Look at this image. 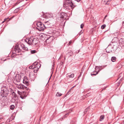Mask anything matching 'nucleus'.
Instances as JSON below:
<instances>
[{
	"label": "nucleus",
	"instance_id": "4",
	"mask_svg": "<svg viewBox=\"0 0 124 124\" xmlns=\"http://www.w3.org/2000/svg\"><path fill=\"white\" fill-rule=\"evenodd\" d=\"M37 26L38 27L37 28L39 31H45L44 29H45L44 24L40 22H38L37 23Z\"/></svg>",
	"mask_w": 124,
	"mask_h": 124
},
{
	"label": "nucleus",
	"instance_id": "35",
	"mask_svg": "<svg viewBox=\"0 0 124 124\" xmlns=\"http://www.w3.org/2000/svg\"><path fill=\"white\" fill-rule=\"evenodd\" d=\"M107 52H108V53H110V52H108L107 51Z\"/></svg>",
	"mask_w": 124,
	"mask_h": 124
},
{
	"label": "nucleus",
	"instance_id": "10",
	"mask_svg": "<svg viewBox=\"0 0 124 124\" xmlns=\"http://www.w3.org/2000/svg\"><path fill=\"white\" fill-rule=\"evenodd\" d=\"M29 81L27 79H25V78H24L23 81V83H24L26 84L27 85H28L29 84Z\"/></svg>",
	"mask_w": 124,
	"mask_h": 124
},
{
	"label": "nucleus",
	"instance_id": "20",
	"mask_svg": "<svg viewBox=\"0 0 124 124\" xmlns=\"http://www.w3.org/2000/svg\"><path fill=\"white\" fill-rule=\"evenodd\" d=\"M104 118V115H101L100 117V121H102Z\"/></svg>",
	"mask_w": 124,
	"mask_h": 124
},
{
	"label": "nucleus",
	"instance_id": "28",
	"mask_svg": "<svg viewBox=\"0 0 124 124\" xmlns=\"http://www.w3.org/2000/svg\"><path fill=\"white\" fill-rule=\"evenodd\" d=\"M84 25L83 24H82L81 25V28L82 29L83 28Z\"/></svg>",
	"mask_w": 124,
	"mask_h": 124
},
{
	"label": "nucleus",
	"instance_id": "24",
	"mask_svg": "<svg viewBox=\"0 0 124 124\" xmlns=\"http://www.w3.org/2000/svg\"><path fill=\"white\" fill-rule=\"evenodd\" d=\"M31 54H34L36 52V50H31Z\"/></svg>",
	"mask_w": 124,
	"mask_h": 124
},
{
	"label": "nucleus",
	"instance_id": "22",
	"mask_svg": "<svg viewBox=\"0 0 124 124\" xmlns=\"http://www.w3.org/2000/svg\"><path fill=\"white\" fill-rule=\"evenodd\" d=\"M62 95V94L59 93V92H57L56 94V96L58 97H60Z\"/></svg>",
	"mask_w": 124,
	"mask_h": 124
},
{
	"label": "nucleus",
	"instance_id": "17",
	"mask_svg": "<svg viewBox=\"0 0 124 124\" xmlns=\"http://www.w3.org/2000/svg\"><path fill=\"white\" fill-rule=\"evenodd\" d=\"M116 60V58L115 57H112L111 58V60L112 62H115Z\"/></svg>",
	"mask_w": 124,
	"mask_h": 124
},
{
	"label": "nucleus",
	"instance_id": "5",
	"mask_svg": "<svg viewBox=\"0 0 124 124\" xmlns=\"http://www.w3.org/2000/svg\"><path fill=\"white\" fill-rule=\"evenodd\" d=\"M35 69L34 70V73H36L40 66V65L38 62H34Z\"/></svg>",
	"mask_w": 124,
	"mask_h": 124
},
{
	"label": "nucleus",
	"instance_id": "30",
	"mask_svg": "<svg viewBox=\"0 0 124 124\" xmlns=\"http://www.w3.org/2000/svg\"><path fill=\"white\" fill-rule=\"evenodd\" d=\"M7 19H6V18L5 19H4V21H3V22L1 23H1H4V22H5L6 21V20Z\"/></svg>",
	"mask_w": 124,
	"mask_h": 124
},
{
	"label": "nucleus",
	"instance_id": "25",
	"mask_svg": "<svg viewBox=\"0 0 124 124\" xmlns=\"http://www.w3.org/2000/svg\"><path fill=\"white\" fill-rule=\"evenodd\" d=\"M105 27L106 25H105L104 24L102 25L101 26V27L102 29H104V28Z\"/></svg>",
	"mask_w": 124,
	"mask_h": 124
},
{
	"label": "nucleus",
	"instance_id": "37",
	"mask_svg": "<svg viewBox=\"0 0 124 124\" xmlns=\"http://www.w3.org/2000/svg\"><path fill=\"white\" fill-rule=\"evenodd\" d=\"M109 1H107V2H108Z\"/></svg>",
	"mask_w": 124,
	"mask_h": 124
},
{
	"label": "nucleus",
	"instance_id": "2",
	"mask_svg": "<svg viewBox=\"0 0 124 124\" xmlns=\"http://www.w3.org/2000/svg\"><path fill=\"white\" fill-rule=\"evenodd\" d=\"M64 7H65L66 8H73L75 6L74 5L71 0H66L64 2Z\"/></svg>",
	"mask_w": 124,
	"mask_h": 124
},
{
	"label": "nucleus",
	"instance_id": "18",
	"mask_svg": "<svg viewBox=\"0 0 124 124\" xmlns=\"http://www.w3.org/2000/svg\"><path fill=\"white\" fill-rule=\"evenodd\" d=\"M15 79H16V81L18 82H19L21 79L20 77H18V78L17 79V77H16Z\"/></svg>",
	"mask_w": 124,
	"mask_h": 124
},
{
	"label": "nucleus",
	"instance_id": "23",
	"mask_svg": "<svg viewBox=\"0 0 124 124\" xmlns=\"http://www.w3.org/2000/svg\"><path fill=\"white\" fill-rule=\"evenodd\" d=\"M45 42L47 43L48 44L49 43H50V42L49 41V39H47L46 40V41Z\"/></svg>",
	"mask_w": 124,
	"mask_h": 124
},
{
	"label": "nucleus",
	"instance_id": "26",
	"mask_svg": "<svg viewBox=\"0 0 124 124\" xmlns=\"http://www.w3.org/2000/svg\"><path fill=\"white\" fill-rule=\"evenodd\" d=\"M101 67L100 66H96V70L97 69H99V68H101Z\"/></svg>",
	"mask_w": 124,
	"mask_h": 124
},
{
	"label": "nucleus",
	"instance_id": "19",
	"mask_svg": "<svg viewBox=\"0 0 124 124\" xmlns=\"http://www.w3.org/2000/svg\"><path fill=\"white\" fill-rule=\"evenodd\" d=\"M10 108L11 110L15 108V106L14 105H11L10 106Z\"/></svg>",
	"mask_w": 124,
	"mask_h": 124
},
{
	"label": "nucleus",
	"instance_id": "3",
	"mask_svg": "<svg viewBox=\"0 0 124 124\" xmlns=\"http://www.w3.org/2000/svg\"><path fill=\"white\" fill-rule=\"evenodd\" d=\"M50 23L48 21L46 22H44V27H45V31H46L47 33H50L49 30L50 29Z\"/></svg>",
	"mask_w": 124,
	"mask_h": 124
},
{
	"label": "nucleus",
	"instance_id": "1",
	"mask_svg": "<svg viewBox=\"0 0 124 124\" xmlns=\"http://www.w3.org/2000/svg\"><path fill=\"white\" fill-rule=\"evenodd\" d=\"M38 39L36 38H34L33 36L28 38L25 40V41L30 45H36L38 43Z\"/></svg>",
	"mask_w": 124,
	"mask_h": 124
},
{
	"label": "nucleus",
	"instance_id": "7",
	"mask_svg": "<svg viewBox=\"0 0 124 124\" xmlns=\"http://www.w3.org/2000/svg\"><path fill=\"white\" fill-rule=\"evenodd\" d=\"M67 16V15L66 13H62L61 14L60 17L62 18L66 19Z\"/></svg>",
	"mask_w": 124,
	"mask_h": 124
},
{
	"label": "nucleus",
	"instance_id": "34",
	"mask_svg": "<svg viewBox=\"0 0 124 124\" xmlns=\"http://www.w3.org/2000/svg\"><path fill=\"white\" fill-rule=\"evenodd\" d=\"M88 94H89L88 93L87 94V95H87V96H88Z\"/></svg>",
	"mask_w": 124,
	"mask_h": 124
},
{
	"label": "nucleus",
	"instance_id": "21",
	"mask_svg": "<svg viewBox=\"0 0 124 124\" xmlns=\"http://www.w3.org/2000/svg\"><path fill=\"white\" fill-rule=\"evenodd\" d=\"M74 76V75L73 74H71L70 75H68V77L69 78H73Z\"/></svg>",
	"mask_w": 124,
	"mask_h": 124
},
{
	"label": "nucleus",
	"instance_id": "33",
	"mask_svg": "<svg viewBox=\"0 0 124 124\" xmlns=\"http://www.w3.org/2000/svg\"><path fill=\"white\" fill-rule=\"evenodd\" d=\"M75 0L77 1V2H79L80 1V0Z\"/></svg>",
	"mask_w": 124,
	"mask_h": 124
},
{
	"label": "nucleus",
	"instance_id": "38",
	"mask_svg": "<svg viewBox=\"0 0 124 124\" xmlns=\"http://www.w3.org/2000/svg\"><path fill=\"white\" fill-rule=\"evenodd\" d=\"M74 86H73V87L72 88H73L74 87Z\"/></svg>",
	"mask_w": 124,
	"mask_h": 124
},
{
	"label": "nucleus",
	"instance_id": "15",
	"mask_svg": "<svg viewBox=\"0 0 124 124\" xmlns=\"http://www.w3.org/2000/svg\"><path fill=\"white\" fill-rule=\"evenodd\" d=\"M34 63H33L31 66L29 67V68L30 69H34V70L35 69V66Z\"/></svg>",
	"mask_w": 124,
	"mask_h": 124
},
{
	"label": "nucleus",
	"instance_id": "12",
	"mask_svg": "<svg viewBox=\"0 0 124 124\" xmlns=\"http://www.w3.org/2000/svg\"><path fill=\"white\" fill-rule=\"evenodd\" d=\"M20 46L22 48V49L25 51L28 50V48L25 46L23 44L21 45Z\"/></svg>",
	"mask_w": 124,
	"mask_h": 124
},
{
	"label": "nucleus",
	"instance_id": "16",
	"mask_svg": "<svg viewBox=\"0 0 124 124\" xmlns=\"http://www.w3.org/2000/svg\"><path fill=\"white\" fill-rule=\"evenodd\" d=\"M73 54V52L72 51H70L68 52V53H67V54L70 56H71Z\"/></svg>",
	"mask_w": 124,
	"mask_h": 124
},
{
	"label": "nucleus",
	"instance_id": "11",
	"mask_svg": "<svg viewBox=\"0 0 124 124\" xmlns=\"http://www.w3.org/2000/svg\"><path fill=\"white\" fill-rule=\"evenodd\" d=\"M16 95L15 94L14 96L12 98V99L11 100V101L12 102H15L16 100Z\"/></svg>",
	"mask_w": 124,
	"mask_h": 124
},
{
	"label": "nucleus",
	"instance_id": "14",
	"mask_svg": "<svg viewBox=\"0 0 124 124\" xmlns=\"http://www.w3.org/2000/svg\"><path fill=\"white\" fill-rule=\"evenodd\" d=\"M25 93L23 92V93L22 94V95L20 96V97L22 99H24L26 98V96L25 95Z\"/></svg>",
	"mask_w": 124,
	"mask_h": 124
},
{
	"label": "nucleus",
	"instance_id": "32",
	"mask_svg": "<svg viewBox=\"0 0 124 124\" xmlns=\"http://www.w3.org/2000/svg\"><path fill=\"white\" fill-rule=\"evenodd\" d=\"M72 88H71V89H70L69 90V91H68V92H70L71 91V90Z\"/></svg>",
	"mask_w": 124,
	"mask_h": 124
},
{
	"label": "nucleus",
	"instance_id": "6",
	"mask_svg": "<svg viewBox=\"0 0 124 124\" xmlns=\"http://www.w3.org/2000/svg\"><path fill=\"white\" fill-rule=\"evenodd\" d=\"M21 45H19L18 46H16L15 48V51L19 53L21 52V49L20 47V46Z\"/></svg>",
	"mask_w": 124,
	"mask_h": 124
},
{
	"label": "nucleus",
	"instance_id": "31",
	"mask_svg": "<svg viewBox=\"0 0 124 124\" xmlns=\"http://www.w3.org/2000/svg\"><path fill=\"white\" fill-rule=\"evenodd\" d=\"M72 41L71 40H70V41L69 42V43L68 44V45L69 44V45H70V44H71L72 43Z\"/></svg>",
	"mask_w": 124,
	"mask_h": 124
},
{
	"label": "nucleus",
	"instance_id": "8",
	"mask_svg": "<svg viewBox=\"0 0 124 124\" xmlns=\"http://www.w3.org/2000/svg\"><path fill=\"white\" fill-rule=\"evenodd\" d=\"M119 44L121 46V45H122V46H124V39H120L119 41Z\"/></svg>",
	"mask_w": 124,
	"mask_h": 124
},
{
	"label": "nucleus",
	"instance_id": "29",
	"mask_svg": "<svg viewBox=\"0 0 124 124\" xmlns=\"http://www.w3.org/2000/svg\"><path fill=\"white\" fill-rule=\"evenodd\" d=\"M70 113L69 112L67 113L65 115H64V117H66V115H69V114Z\"/></svg>",
	"mask_w": 124,
	"mask_h": 124
},
{
	"label": "nucleus",
	"instance_id": "27",
	"mask_svg": "<svg viewBox=\"0 0 124 124\" xmlns=\"http://www.w3.org/2000/svg\"><path fill=\"white\" fill-rule=\"evenodd\" d=\"M98 74V73L97 72L96 73V74H93V73H91V76H92V75H96L97 74Z\"/></svg>",
	"mask_w": 124,
	"mask_h": 124
},
{
	"label": "nucleus",
	"instance_id": "9",
	"mask_svg": "<svg viewBox=\"0 0 124 124\" xmlns=\"http://www.w3.org/2000/svg\"><path fill=\"white\" fill-rule=\"evenodd\" d=\"M17 87L20 89H24L25 87L22 85L20 84L16 86Z\"/></svg>",
	"mask_w": 124,
	"mask_h": 124
},
{
	"label": "nucleus",
	"instance_id": "36",
	"mask_svg": "<svg viewBox=\"0 0 124 124\" xmlns=\"http://www.w3.org/2000/svg\"><path fill=\"white\" fill-rule=\"evenodd\" d=\"M107 16H105V18L106 17H107Z\"/></svg>",
	"mask_w": 124,
	"mask_h": 124
},
{
	"label": "nucleus",
	"instance_id": "13",
	"mask_svg": "<svg viewBox=\"0 0 124 124\" xmlns=\"http://www.w3.org/2000/svg\"><path fill=\"white\" fill-rule=\"evenodd\" d=\"M2 95H3V96H6V95L8 94V93L6 90L5 91L3 90L2 91Z\"/></svg>",
	"mask_w": 124,
	"mask_h": 124
}]
</instances>
